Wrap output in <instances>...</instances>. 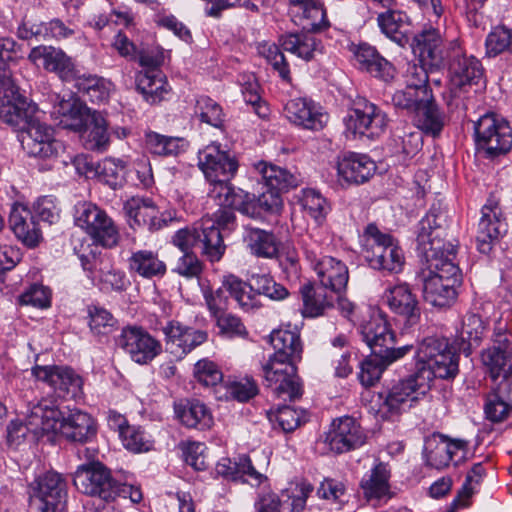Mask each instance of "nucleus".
Returning a JSON list of instances; mask_svg holds the SVG:
<instances>
[{
    "mask_svg": "<svg viewBox=\"0 0 512 512\" xmlns=\"http://www.w3.org/2000/svg\"><path fill=\"white\" fill-rule=\"evenodd\" d=\"M243 241L250 253L256 257L272 259L278 254V241L273 232L247 226Z\"/></svg>",
    "mask_w": 512,
    "mask_h": 512,
    "instance_id": "79ce46f5",
    "label": "nucleus"
},
{
    "mask_svg": "<svg viewBox=\"0 0 512 512\" xmlns=\"http://www.w3.org/2000/svg\"><path fill=\"white\" fill-rule=\"evenodd\" d=\"M19 139L23 149L32 157L52 159L64 150L62 142L54 138L53 129L35 118L20 131Z\"/></svg>",
    "mask_w": 512,
    "mask_h": 512,
    "instance_id": "6ab92c4d",
    "label": "nucleus"
},
{
    "mask_svg": "<svg viewBox=\"0 0 512 512\" xmlns=\"http://www.w3.org/2000/svg\"><path fill=\"white\" fill-rule=\"evenodd\" d=\"M175 413L180 422L188 428L207 430L214 423L209 408L198 400L188 401L186 404L176 406Z\"/></svg>",
    "mask_w": 512,
    "mask_h": 512,
    "instance_id": "09e8293b",
    "label": "nucleus"
},
{
    "mask_svg": "<svg viewBox=\"0 0 512 512\" xmlns=\"http://www.w3.org/2000/svg\"><path fill=\"white\" fill-rule=\"evenodd\" d=\"M360 333L372 354L381 356L388 362L401 359L413 348L412 345L394 348L395 333L387 316L379 309L370 310L369 318L360 325Z\"/></svg>",
    "mask_w": 512,
    "mask_h": 512,
    "instance_id": "0eeeda50",
    "label": "nucleus"
},
{
    "mask_svg": "<svg viewBox=\"0 0 512 512\" xmlns=\"http://www.w3.org/2000/svg\"><path fill=\"white\" fill-rule=\"evenodd\" d=\"M343 121L346 131L354 137L375 139L386 132L389 118L376 104L358 98Z\"/></svg>",
    "mask_w": 512,
    "mask_h": 512,
    "instance_id": "9b49d317",
    "label": "nucleus"
},
{
    "mask_svg": "<svg viewBox=\"0 0 512 512\" xmlns=\"http://www.w3.org/2000/svg\"><path fill=\"white\" fill-rule=\"evenodd\" d=\"M258 53L278 72L279 76L285 80L290 81L289 64L285 59L284 54L280 51L275 43L262 42L258 45Z\"/></svg>",
    "mask_w": 512,
    "mask_h": 512,
    "instance_id": "0e129e2a",
    "label": "nucleus"
},
{
    "mask_svg": "<svg viewBox=\"0 0 512 512\" xmlns=\"http://www.w3.org/2000/svg\"><path fill=\"white\" fill-rule=\"evenodd\" d=\"M215 472L226 480L242 481L256 486L266 480V476L253 467L250 458L246 455L239 456L235 460L221 458L216 464Z\"/></svg>",
    "mask_w": 512,
    "mask_h": 512,
    "instance_id": "f704fd0d",
    "label": "nucleus"
},
{
    "mask_svg": "<svg viewBox=\"0 0 512 512\" xmlns=\"http://www.w3.org/2000/svg\"><path fill=\"white\" fill-rule=\"evenodd\" d=\"M162 332L165 336L166 350L179 359L203 344L208 338L206 331L183 325L179 321L168 322Z\"/></svg>",
    "mask_w": 512,
    "mask_h": 512,
    "instance_id": "bb28decb",
    "label": "nucleus"
},
{
    "mask_svg": "<svg viewBox=\"0 0 512 512\" xmlns=\"http://www.w3.org/2000/svg\"><path fill=\"white\" fill-rule=\"evenodd\" d=\"M28 59L35 65H39L41 62L46 70L55 72L65 81L72 80L77 76L72 59L61 49L40 45L30 51Z\"/></svg>",
    "mask_w": 512,
    "mask_h": 512,
    "instance_id": "2f4dec72",
    "label": "nucleus"
},
{
    "mask_svg": "<svg viewBox=\"0 0 512 512\" xmlns=\"http://www.w3.org/2000/svg\"><path fill=\"white\" fill-rule=\"evenodd\" d=\"M300 294L303 302L302 315L304 317L321 316L328 308L332 307L334 302V293L310 283L304 284L300 288Z\"/></svg>",
    "mask_w": 512,
    "mask_h": 512,
    "instance_id": "37998d69",
    "label": "nucleus"
},
{
    "mask_svg": "<svg viewBox=\"0 0 512 512\" xmlns=\"http://www.w3.org/2000/svg\"><path fill=\"white\" fill-rule=\"evenodd\" d=\"M33 110L19 93L11 70L0 68V119L20 132L33 119Z\"/></svg>",
    "mask_w": 512,
    "mask_h": 512,
    "instance_id": "9d476101",
    "label": "nucleus"
},
{
    "mask_svg": "<svg viewBox=\"0 0 512 512\" xmlns=\"http://www.w3.org/2000/svg\"><path fill=\"white\" fill-rule=\"evenodd\" d=\"M31 502L40 512H65L66 482L56 472H47L31 485Z\"/></svg>",
    "mask_w": 512,
    "mask_h": 512,
    "instance_id": "f3484780",
    "label": "nucleus"
},
{
    "mask_svg": "<svg viewBox=\"0 0 512 512\" xmlns=\"http://www.w3.org/2000/svg\"><path fill=\"white\" fill-rule=\"evenodd\" d=\"M355 65L358 69L388 82L394 78L395 68L373 46L361 43L352 48Z\"/></svg>",
    "mask_w": 512,
    "mask_h": 512,
    "instance_id": "72a5a7b5",
    "label": "nucleus"
},
{
    "mask_svg": "<svg viewBox=\"0 0 512 512\" xmlns=\"http://www.w3.org/2000/svg\"><path fill=\"white\" fill-rule=\"evenodd\" d=\"M450 91L454 97L466 92L468 87L476 85L482 79L483 68L474 56H467L457 41L449 43L447 50Z\"/></svg>",
    "mask_w": 512,
    "mask_h": 512,
    "instance_id": "ddd939ff",
    "label": "nucleus"
},
{
    "mask_svg": "<svg viewBox=\"0 0 512 512\" xmlns=\"http://www.w3.org/2000/svg\"><path fill=\"white\" fill-rule=\"evenodd\" d=\"M117 343L138 364L151 362L162 351L160 341L137 326L124 327Z\"/></svg>",
    "mask_w": 512,
    "mask_h": 512,
    "instance_id": "5701e85b",
    "label": "nucleus"
},
{
    "mask_svg": "<svg viewBox=\"0 0 512 512\" xmlns=\"http://www.w3.org/2000/svg\"><path fill=\"white\" fill-rule=\"evenodd\" d=\"M32 375L46 383L61 399H74L82 393V377L66 365H35Z\"/></svg>",
    "mask_w": 512,
    "mask_h": 512,
    "instance_id": "a211bd4d",
    "label": "nucleus"
},
{
    "mask_svg": "<svg viewBox=\"0 0 512 512\" xmlns=\"http://www.w3.org/2000/svg\"><path fill=\"white\" fill-rule=\"evenodd\" d=\"M459 357L453 350V348L449 345L447 349L439 354L437 357L433 358L426 366L420 365V368H414L416 372L420 375L424 370H426L429 375V387L431 388V384L434 378L441 379H450L454 378L459 371Z\"/></svg>",
    "mask_w": 512,
    "mask_h": 512,
    "instance_id": "3c124183",
    "label": "nucleus"
},
{
    "mask_svg": "<svg viewBox=\"0 0 512 512\" xmlns=\"http://www.w3.org/2000/svg\"><path fill=\"white\" fill-rule=\"evenodd\" d=\"M222 287L245 312H251L261 306L252 291L274 301H281L289 296L288 289L268 274L252 275L249 284L237 276L229 274L223 277Z\"/></svg>",
    "mask_w": 512,
    "mask_h": 512,
    "instance_id": "f03ea898",
    "label": "nucleus"
},
{
    "mask_svg": "<svg viewBox=\"0 0 512 512\" xmlns=\"http://www.w3.org/2000/svg\"><path fill=\"white\" fill-rule=\"evenodd\" d=\"M9 224L15 236L26 246L35 247L41 239L40 230L31 211L22 204H14Z\"/></svg>",
    "mask_w": 512,
    "mask_h": 512,
    "instance_id": "4c0bfd02",
    "label": "nucleus"
},
{
    "mask_svg": "<svg viewBox=\"0 0 512 512\" xmlns=\"http://www.w3.org/2000/svg\"><path fill=\"white\" fill-rule=\"evenodd\" d=\"M108 124L99 112H92L81 133L84 146L92 151L103 152L109 146Z\"/></svg>",
    "mask_w": 512,
    "mask_h": 512,
    "instance_id": "8fccbe9b",
    "label": "nucleus"
},
{
    "mask_svg": "<svg viewBox=\"0 0 512 512\" xmlns=\"http://www.w3.org/2000/svg\"><path fill=\"white\" fill-rule=\"evenodd\" d=\"M193 375L196 381L205 387H217L223 383V372L212 360L207 358L197 361L194 365Z\"/></svg>",
    "mask_w": 512,
    "mask_h": 512,
    "instance_id": "bf43d9fd",
    "label": "nucleus"
},
{
    "mask_svg": "<svg viewBox=\"0 0 512 512\" xmlns=\"http://www.w3.org/2000/svg\"><path fill=\"white\" fill-rule=\"evenodd\" d=\"M284 111L291 123L307 130L319 131L329 120V115L322 106L306 98L289 100Z\"/></svg>",
    "mask_w": 512,
    "mask_h": 512,
    "instance_id": "cd10ccee",
    "label": "nucleus"
},
{
    "mask_svg": "<svg viewBox=\"0 0 512 512\" xmlns=\"http://www.w3.org/2000/svg\"><path fill=\"white\" fill-rule=\"evenodd\" d=\"M420 57L431 66L439 67L447 60V47H443L442 38L438 31L431 29L423 31L415 37Z\"/></svg>",
    "mask_w": 512,
    "mask_h": 512,
    "instance_id": "c03bdc74",
    "label": "nucleus"
},
{
    "mask_svg": "<svg viewBox=\"0 0 512 512\" xmlns=\"http://www.w3.org/2000/svg\"><path fill=\"white\" fill-rule=\"evenodd\" d=\"M270 343L274 353L269 358L295 364L300 361L302 343L298 333L284 329L274 330L270 335Z\"/></svg>",
    "mask_w": 512,
    "mask_h": 512,
    "instance_id": "a19ab883",
    "label": "nucleus"
},
{
    "mask_svg": "<svg viewBox=\"0 0 512 512\" xmlns=\"http://www.w3.org/2000/svg\"><path fill=\"white\" fill-rule=\"evenodd\" d=\"M58 429L66 439L79 443L88 442L96 435L93 418L80 410H73L66 417L61 414Z\"/></svg>",
    "mask_w": 512,
    "mask_h": 512,
    "instance_id": "e433bc0d",
    "label": "nucleus"
},
{
    "mask_svg": "<svg viewBox=\"0 0 512 512\" xmlns=\"http://www.w3.org/2000/svg\"><path fill=\"white\" fill-rule=\"evenodd\" d=\"M300 201L303 209L318 223L325 219L330 209L327 200L315 189L303 190Z\"/></svg>",
    "mask_w": 512,
    "mask_h": 512,
    "instance_id": "e2e57ef3",
    "label": "nucleus"
},
{
    "mask_svg": "<svg viewBox=\"0 0 512 512\" xmlns=\"http://www.w3.org/2000/svg\"><path fill=\"white\" fill-rule=\"evenodd\" d=\"M481 358L488 369L492 386L506 383L512 387V341L506 333H496L493 346L484 350Z\"/></svg>",
    "mask_w": 512,
    "mask_h": 512,
    "instance_id": "aec40b11",
    "label": "nucleus"
},
{
    "mask_svg": "<svg viewBox=\"0 0 512 512\" xmlns=\"http://www.w3.org/2000/svg\"><path fill=\"white\" fill-rule=\"evenodd\" d=\"M171 241L182 252H190L192 248L201 246L202 254L211 262L219 261L226 249L221 232L209 219L177 230Z\"/></svg>",
    "mask_w": 512,
    "mask_h": 512,
    "instance_id": "6e6552de",
    "label": "nucleus"
},
{
    "mask_svg": "<svg viewBox=\"0 0 512 512\" xmlns=\"http://www.w3.org/2000/svg\"><path fill=\"white\" fill-rule=\"evenodd\" d=\"M432 91L430 89L417 90L405 87L393 94L392 102L395 107L405 109L413 113L424 103L431 99Z\"/></svg>",
    "mask_w": 512,
    "mask_h": 512,
    "instance_id": "6e6d98bb",
    "label": "nucleus"
},
{
    "mask_svg": "<svg viewBox=\"0 0 512 512\" xmlns=\"http://www.w3.org/2000/svg\"><path fill=\"white\" fill-rule=\"evenodd\" d=\"M77 86L93 103H104L108 100L110 95L111 83L97 76L89 75L79 78Z\"/></svg>",
    "mask_w": 512,
    "mask_h": 512,
    "instance_id": "13d9d810",
    "label": "nucleus"
},
{
    "mask_svg": "<svg viewBox=\"0 0 512 512\" xmlns=\"http://www.w3.org/2000/svg\"><path fill=\"white\" fill-rule=\"evenodd\" d=\"M136 89L146 102L156 104L165 98L171 87L161 70H143L136 74Z\"/></svg>",
    "mask_w": 512,
    "mask_h": 512,
    "instance_id": "ea45409f",
    "label": "nucleus"
},
{
    "mask_svg": "<svg viewBox=\"0 0 512 512\" xmlns=\"http://www.w3.org/2000/svg\"><path fill=\"white\" fill-rule=\"evenodd\" d=\"M391 363L375 354L367 357L360 365L359 380L361 384L366 387L373 386L380 379L384 369Z\"/></svg>",
    "mask_w": 512,
    "mask_h": 512,
    "instance_id": "338daca9",
    "label": "nucleus"
},
{
    "mask_svg": "<svg viewBox=\"0 0 512 512\" xmlns=\"http://www.w3.org/2000/svg\"><path fill=\"white\" fill-rule=\"evenodd\" d=\"M195 115L202 122L219 127L223 122L221 106L208 96H201L196 100Z\"/></svg>",
    "mask_w": 512,
    "mask_h": 512,
    "instance_id": "774afa93",
    "label": "nucleus"
},
{
    "mask_svg": "<svg viewBox=\"0 0 512 512\" xmlns=\"http://www.w3.org/2000/svg\"><path fill=\"white\" fill-rule=\"evenodd\" d=\"M476 150L484 158L494 159L512 149V130L502 117L487 113L474 123Z\"/></svg>",
    "mask_w": 512,
    "mask_h": 512,
    "instance_id": "423d86ee",
    "label": "nucleus"
},
{
    "mask_svg": "<svg viewBox=\"0 0 512 512\" xmlns=\"http://www.w3.org/2000/svg\"><path fill=\"white\" fill-rule=\"evenodd\" d=\"M300 244L320 286L334 294L343 292L349 280L346 264L331 256H321L320 244L311 235L303 237Z\"/></svg>",
    "mask_w": 512,
    "mask_h": 512,
    "instance_id": "39448f33",
    "label": "nucleus"
},
{
    "mask_svg": "<svg viewBox=\"0 0 512 512\" xmlns=\"http://www.w3.org/2000/svg\"><path fill=\"white\" fill-rule=\"evenodd\" d=\"M485 325L482 318L475 313H467L462 320L461 328L457 330L458 337L468 348L477 346L482 338Z\"/></svg>",
    "mask_w": 512,
    "mask_h": 512,
    "instance_id": "052dcab7",
    "label": "nucleus"
},
{
    "mask_svg": "<svg viewBox=\"0 0 512 512\" xmlns=\"http://www.w3.org/2000/svg\"><path fill=\"white\" fill-rule=\"evenodd\" d=\"M377 22L381 31L397 45L405 47L409 44L411 22L405 12L389 9L378 15Z\"/></svg>",
    "mask_w": 512,
    "mask_h": 512,
    "instance_id": "58836bf2",
    "label": "nucleus"
},
{
    "mask_svg": "<svg viewBox=\"0 0 512 512\" xmlns=\"http://www.w3.org/2000/svg\"><path fill=\"white\" fill-rule=\"evenodd\" d=\"M61 418L57 400L54 397H44L33 404L27 413L26 422L12 420L7 426V442L11 446H19L28 433L38 437L44 433L57 431Z\"/></svg>",
    "mask_w": 512,
    "mask_h": 512,
    "instance_id": "7ed1b4c3",
    "label": "nucleus"
},
{
    "mask_svg": "<svg viewBox=\"0 0 512 512\" xmlns=\"http://www.w3.org/2000/svg\"><path fill=\"white\" fill-rule=\"evenodd\" d=\"M414 122L417 129L433 137L441 133L444 127V116L436 105L432 94L431 99L428 98V101L414 112Z\"/></svg>",
    "mask_w": 512,
    "mask_h": 512,
    "instance_id": "603ef678",
    "label": "nucleus"
},
{
    "mask_svg": "<svg viewBox=\"0 0 512 512\" xmlns=\"http://www.w3.org/2000/svg\"><path fill=\"white\" fill-rule=\"evenodd\" d=\"M116 478L110 470L99 461L79 465L73 474L76 489L89 496H97L105 501L115 499Z\"/></svg>",
    "mask_w": 512,
    "mask_h": 512,
    "instance_id": "4468645a",
    "label": "nucleus"
},
{
    "mask_svg": "<svg viewBox=\"0 0 512 512\" xmlns=\"http://www.w3.org/2000/svg\"><path fill=\"white\" fill-rule=\"evenodd\" d=\"M507 232V223L499 203L489 198L481 209V218L476 235L477 249L482 254H489L499 238Z\"/></svg>",
    "mask_w": 512,
    "mask_h": 512,
    "instance_id": "b1692460",
    "label": "nucleus"
},
{
    "mask_svg": "<svg viewBox=\"0 0 512 512\" xmlns=\"http://www.w3.org/2000/svg\"><path fill=\"white\" fill-rule=\"evenodd\" d=\"M375 162L366 154L349 152L338 160L337 172L340 180L347 184H363L376 171Z\"/></svg>",
    "mask_w": 512,
    "mask_h": 512,
    "instance_id": "473e14b6",
    "label": "nucleus"
},
{
    "mask_svg": "<svg viewBox=\"0 0 512 512\" xmlns=\"http://www.w3.org/2000/svg\"><path fill=\"white\" fill-rule=\"evenodd\" d=\"M256 169L261 174L263 183L269 188L272 197L279 192L295 188L299 184L298 176L288 170L266 162H259Z\"/></svg>",
    "mask_w": 512,
    "mask_h": 512,
    "instance_id": "de8ad7c7",
    "label": "nucleus"
},
{
    "mask_svg": "<svg viewBox=\"0 0 512 512\" xmlns=\"http://www.w3.org/2000/svg\"><path fill=\"white\" fill-rule=\"evenodd\" d=\"M467 441L462 439L450 440L447 436L434 433L425 439L424 460L427 466L435 469L447 467L458 450H463Z\"/></svg>",
    "mask_w": 512,
    "mask_h": 512,
    "instance_id": "7c9ffc66",
    "label": "nucleus"
},
{
    "mask_svg": "<svg viewBox=\"0 0 512 512\" xmlns=\"http://www.w3.org/2000/svg\"><path fill=\"white\" fill-rule=\"evenodd\" d=\"M313 486L307 481L291 486L281 492L263 493L255 502L257 512H300L306 506L307 498L313 492Z\"/></svg>",
    "mask_w": 512,
    "mask_h": 512,
    "instance_id": "412c9836",
    "label": "nucleus"
},
{
    "mask_svg": "<svg viewBox=\"0 0 512 512\" xmlns=\"http://www.w3.org/2000/svg\"><path fill=\"white\" fill-rule=\"evenodd\" d=\"M74 221L95 243L105 248H112L119 242V231L112 218L91 202L82 201L75 205Z\"/></svg>",
    "mask_w": 512,
    "mask_h": 512,
    "instance_id": "1a4fd4ad",
    "label": "nucleus"
},
{
    "mask_svg": "<svg viewBox=\"0 0 512 512\" xmlns=\"http://www.w3.org/2000/svg\"><path fill=\"white\" fill-rule=\"evenodd\" d=\"M366 436L360 424L349 416L333 420L324 443L334 453L341 454L359 448L365 443Z\"/></svg>",
    "mask_w": 512,
    "mask_h": 512,
    "instance_id": "393cba45",
    "label": "nucleus"
},
{
    "mask_svg": "<svg viewBox=\"0 0 512 512\" xmlns=\"http://www.w3.org/2000/svg\"><path fill=\"white\" fill-rule=\"evenodd\" d=\"M288 14L296 26L307 32H319L330 25L319 0H288Z\"/></svg>",
    "mask_w": 512,
    "mask_h": 512,
    "instance_id": "c85d7f7f",
    "label": "nucleus"
},
{
    "mask_svg": "<svg viewBox=\"0 0 512 512\" xmlns=\"http://www.w3.org/2000/svg\"><path fill=\"white\" fill-rule=\"evenodd\" d=\"M231 179H215L209 183L208 196L219 207H234L235 210L246 215L255 213L253 197L242 189H235L231 185Z\"/></svg>",
    "mask_w": 512,
    "mask_h": 512,
    "instance_id": "c756f323",
    "label": "nucleus"
},
{
    "mask_svg": "<svg viewBox=\"0 0 512 512\" xmlns=\"http://www.w3.org/2000/svg\"><path fill=\"white\" fill-rule=\"evenodd\" d=\"M123 210L133 229L143 228L154 232L178 221L175 210L160 212L150 198L131 197L124 203Z\"/></svg>",
    "mask_w": 512,
    "mask_h": 512,
    "instance_id": "2eb2a0df",
    "label": "nucleus"
},
{
    "mask_svg": "<svg viewBox=\"0 0 512 512\" xmlns=\"http://www.w3.org/2000/svg\"><path fill=\"white\" fill-rule=\"evenodd\" d=\"M312 33H287L279 37V44L286 52L308 62L324 53L322 41Z\"/></svg>",
    "mask_w": 512,
    "mask_h": 512,
    "instance_id": "c9c22d12",
    "label": "nucleus"
},
{
    "mask_svg": "<svg viewBox=\"0 0 512 512\" xmlns=\"http://www.w3.org/2000/svg\"><path fill=\"white\" fill-rule=\"evenodd\" d=\"M128 268L130 272L147 279L162 277L167 270L166 264L159 258L158 253L146 249L131 254L128 259Z\"/></svg>",
    "mask_w": 512,
    "mask_h": 512,
    "instance_id": "49530a36",
    "label": "nucleus"
},
{
    "mask_svg": "<svg viewBox=\"0 0 512 512\" xmlns=\"http://www.w3.org/2000/svg\"><path fill=\"white\" fill-rule=\"evenodd\" d=\"M449 345L448 339L444 337L425 338L416 351L414 368H420V365L426 366L433 358L444 352Z\"/></svg>",
    "mask_w": 512,
    "mask_h": 512,
    "instance_id": "680f3d73",
    "label": "nucleus"
},
{
    "mask_svg": "<svg viewBox=\"0 0 512 512\" xmlns=\"http://www.w3.org/2000/svg\"><path fill=\"white\" fill-rule=\"evenodd\" d=\"M198 166L207 181L225 178L232 179L239 167L234 153L221 148L219 143H211L198 153Z\"/></svg>",
    "mask_w": 512,
    "mask_h": 512,
    "instance_id": "4be33fe9",
    "label": "nucleus"
},
{
    "mask_svg": "<svg viewBox=\"0 0 512 512\" xmlns=\"http://www.w3.org/2000/svg\"><path fill=\"white\" fill-rule=\"evenodd\" d=\"M119 438L123 446L133 453H144L153 448V440L139 426L126 427Z\"/></svg>",
    "mask_w": 512,
    "mask_h": 512,
    "instance_id": "4d7b16f0",
    "label": "nucleus"
},
{
    "mask_svg": "<svg viewBox=\"0 0 512 512\" xmlns=\"http://www.w3.org/2000/svg\"><path fill=\"white\" fill-rule=\"evenodd\" d=\"M264 385L277 397L295 400L303 393L302 384L293 362L268 358L262 365Z\"/></svg>",
    "mask_w": 512,
    "mask_h": 512,
    "instance_id": "dca6fc26",
    "label": "nucleus"
},
{
    "mask_svg": "<svg viewBox=\"0 0 512 512\" xmlns=\"http://www.w3.org/2000/svg\"><path fill=\"white\" fill-rule=\"evenodd\" d=\"M88 317L90 331L96 337L108 336L117 329L118 321L103 307L90 306L88 308Z\"/></svg>",
    "mask_w": 512,
    "mask_h": 512,
    "instance_id": "5fc2aeb1",
    "label": "nucleus"
},
{
    "mask_svg": "<svg viewBox=\"0 0 512 512\" xmlns=\"http://www.w3.org/2000/svg\"><path fill=\"white\" fill-rule=\"evenodd\" d=\"M384 300L391 312L403 319L405 326L411 327L419 322V302L407 283H396L387 287Z\"/></svg>",
    "mask_w": 512,
    "mask_h": 512,
    "instance_id": "a878e982",
    "label": "nucleus"
},
{
    "mask_svg": "<svg viewBox=\"0 0 512 512\" xmlns=\"http://www.w3.org/2000/svg\"><path fill=\"white\" fill-rule=\"evenodd\" d=\"M146 147L155 155H176L180 150V139L161 135L156 132H149L146 134Z\"/></svg>",
    "mask_w": 512,
    "mask_h": 512,
    "instance_id": "69168bd1",
    "label": "nucleus"
},
{
    "mask_svg": "<svg viewBox=\"0 0 512 512\" xmlns=\"http://www.w3.org/2000/svg\"><path fill=\"white\" fill-rule=\"evenodd\" d=\"M429 375L426 370L419 375L414 369L409 376L399 380L386 392L381 410L391 415L406 411L413 402L430 390Z\"/></svg>",
    "mask_w": 512,
    "mask_h": 512,
    "instance_id": "f8f14e48",
    "label": "nucleus"
},
{
    "mask_svg": "<svg viewBox=\"0 0 512 512\" xmlns=\"http://www.w3.org/2000/svg\"><path fill=\"white\" fill-rule=\"evenodd\" d=\"M389 478L390 471L386 464L378 463L375 465L368 478L361 481L365 498L371 500L386 496L389 492Z\"/></svg>",
    "mask_w": 512,
    "mask_h": 512,
    "instance_id": "864d4df0",
    "label": "nucleus"
},
{
    "mask_svg": "<svg viewBox=\"0 0 512 512\" xmlns=\"http://www.w3.org/2000/svg\"><path fill=\"white\" fill-rule=\"evenodd\" d=\"M511 392L512 387L506 383L491 386V392L487 395L484 405V412L489 421L499 423L508 418L512 412Z\"/></svg>",
    "mask_w": 512,
    "mask_h": 512,
    "instance_id": "a18cd8bd",
    "label": "nucleus"
},
{
    "mask_svg": "<svg viewBox=\"0 0 512 512\" xmlns=\"http://www.w3.org/2000/svg\"><path fill=\"white\" fill-rule=\"evenodd\" d=\"M448 213L432 207L419 222L417 250L426 260L427 269L421 273L423 297L434 307L450 306L457 297L456 287L462 275L455 264L456 245L446 242Z\"/></svg>",
    "mask_w": 512,
    "mask_h": 512,
    "instance_id": "f257e3e1",
    "label": "nucleus"
},
{
    "mask_svg": "<svg viewBox=\"0 0 512 512\" xmlns=\"http://www.w3.org/2000/svg\"><path fill=\"white\" fill-rule=\"evenodd\" d=\"M363 253L373 269L398 273L402 270L405 258L402 249L389 234L383 233L371 223L362 235Z\"/></svg>",
    "mask_w": 512,
    "mask_h": 512,
    "instance_id": "20e7f679",
    "label": "nucleus"
}]
</instances>
